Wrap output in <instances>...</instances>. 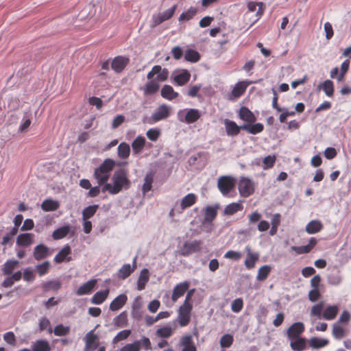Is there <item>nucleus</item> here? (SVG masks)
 <instances>
[{"label":"nucleus","instance_id":"obj_8","mask_svg":"<svg viewBox=\"0 0 351 351\" xmlns=\"http://www.w3.org/2000/svg\"><path fill=\"white\" fill-rule=\"evenodd\" d=\"M193 305L182 304L178 309V321L181 327L187 326L191 322Z\"/></svg>","mask_w":351,"mask_h":351},{"label":"nucleus","instance_id":"obj_36","mask_svg":"<svg viewBox=\"0 0 351 351\" xmlns=\"http://www.w3.org/2000/svg\"><path fill=\"white\" fill-rule=\"evenodd\" d=\"M198 9L195 7H191L186 11L183 12L179 16V21H189L193 19L197 14Z\"/></svg>","mask_w":351,"mask_h":351},{"label":"nucleus","instance_id":"obj_2","mask_svg":"<svg viewBox=\"0 0 351 351\" xmlns=\"http://www.w3.org/2000/svg\"><path fill=\"white\" fill-rule=\"evenodd\" d=\"M113 185L106 183L101 188V191H108L110 194L119 193L123 189H128L130 186V181L123 171L115 173L112 177Z\"/></svg>","mask_w":351,"mask_h":351},{"label":"nucleus","instance_id":"obj_24","mask_svg":"<svg viewBox=\"0 0 351 351\" xmlns=\"http://www.w3.org/2000/svg\"><path fill=\"white\" fill-rule=\"evenodd\" d=\"M191 79V73L188 70L183 69L173 77V81L178 86L186 84Z\"/></svg>","mask_w":351,"mask_h":351},{"label":"nucleus","instance_id":"obj_59","mask_svg":"<svg viewBox=\"0 0 351 351\" xmlns=\"http://www.w3.org/2000/svg\"><path fill=\"white\" fill-rule=\"evenodd\" d=\"M128 322L127 315L125 312L120 313L114 319V324L118 327H124Z\"/></svg>","mask_w":351,"mask_h":351},{"label":"nucleus","instance_id":"obj_64","mask_svg":"<svg viewBox=\"0 0 351 351\" xmlns=\"http://www.w3.org/2000/svg\"><path fill=\"white\" fill-rule=\"evenodd\" d=\"M146 135L149 140L156 141L160 135V131L157 128H152L147 130Z\"/></svg>","mask_w":351,"mask_h":351},{"label":"nucleus","instance_id":"obj_42","mask_svg":"<svg viewBox=\"0 0 351 351\" xmlns=\"http://www.w3.org/2000/svg\"><path fill=\"white\" fill-rule=\"evenodd\" d=\"M173 333V330L170 325H165L159 328L156 331V335L160 338H169Z\"/></svg>","mask_w":351,"mask_h":351},{"label":"nucleus","instance_id":"obj_29","mask_svg":"<svg viewBox=\"0 0 351 351\" xmlns=\"http://www.w3.org/2000/svg\"><path fill=\"white\" fill-rule=\"evenodd\" d=\"M339 311L337 305L328 306L322 313V317L326 320L334 319Z\"/></svg>","mask_w":351,"mask_h":351},{"label":"nucleus","instance_id":"obj_48","mask_svg":"<svg viewBox=\"0 0 351 351\" xmlns=\"http://www.w3.org/2000/svg\"><path fill=\"white\" fill-rule=\"evenodd\" d=\"M258 6V11L256 12V16L260 17L263 15L264 12V5L262 2L256 3L254 1H250L247 3V8L250 12H254L256 10V7Z\"/></svg>","mask_w":351,"mask_h":351},{"label":"nucleus","instance_id":"obj_30","mask_svg":"<svg viewBox=\"0 0 351 351\" xmlns=\"http://www.w3.org/2000/svg\"><path fill=\"white\" fill-rule=\"evenodd\" d=\"M197 197L194 193H189L186 196H184L180 203V207L182 210H185L187 208H189L194 205L197 202Z\"/></svg>","mask_w":351,"mask_h":351},{"label":"nucleus","instance_id":"obj_39","mask_svg":"<svg viewBox=\"0 0 351 351\" xmlns=\"http://www.w3.org/2000/svg\"><path fill=\"white\" fill-rule=\"evenodd\" d=\"M243 209V206L241 202H233L225 207L224 213L228 215H232L238 211H241Z\"/></svg>","mask_w":351,"mask_h":351},{"label":"nucleus","instance_id":"obj_31","mask_svg":"<svg viewBox=\"0 0 351 351\" xmlns=\"http://www.w3.org/2000/svg\"><path fill=\"white\" fill-rule=\"evenodd\" d=\"M146 140L142 136H138L132 143V148L134 154L141 153L145 145Z\"/></svg>","mask_w":351,"mask_h":351},{"label":"nucleus","instance_id":"obj_32","mask_svg":"<svg viewBox=\"0 0 351 351\" xmlns=\"http://www.w3.org/2000/svg\"><path fill=\"white\" fill-rule=\"evenodd\" d=\"M241 129L247 132L252 134H256L261 133L264 130V125L263 123H257L254 125L251 124H243L241 125Z\"/></svg>","mask_w":351,"mask_h":351},{"label":"nucleus","instance_id":"obj_25","mask_svg":"<svg viewBox=\"0 0 351 351\" xmlns=\"http://www.w3.org/2000/svg\"><path fill=\"white\" fill-rule=\"evenodd\" d=\"M128 297L125 294H121L116 297L110 304V309L116 311L122 308L127 302Z\"/></svg>","mask_w":351,"mask_h":351},{"label":"nucleus","instance_id":"obj_27","mask_svg":"<svg viewBox=\"0 0 351 351\" xmlns=\"http://www.w3.org/2000/svg\"><path fill=\"white\" fill-rule=\"evenodd\" d=\"M176 8H177V5H174L169 9L165 10V12H163L162 13H160L156 19V21H155L156 24L159 25V24L162 23V22L171 19L173 16Z\"/></svg>","mask_w":351,"mask_h":351},{"label":"nucleus","instance_id":"obj_38","mask_svg":"<svg viewBox=\"0 0 351 351\" xmlns=\"http://www.w3.org/2000/svg\"><path fill=\"white\" fill-rule=\"evenodd\" d=\"M319 89H322L328 97H332L334 93V84L330 80H326L318 85Z\"/></svg>","mask_w":351,"mask_h":351},{"label":"nucleus","instance_id":"obj_43","mask_svg":"<svg viewBox=\"0 0 351 351\" xmlns=\"http://www.w3.org/2000/svg\"><path fill=\"white\" fill-rule=\"evenodd\" d=\"M322 228L323 226L320 221L313 220L307 223L306 226V231L308 234H315L319 232L322 229Z\"/></svg>","mask_w":351,"mask_h":351},{"label":"nucleus","instance_id":"obj_19","mask_svg":"<svg viewBox=\"0 0 351 351\" xmlns=\"http://www.w3.org/2000/svg\"><path fill=\"white\" fill-rule=\"evenodd\" d=\"M136 258H134L132 267L130 264H124L119 269L117 272V277L119 279L125 280L131 275V274L136 269Z\"/></svg>","mask_w":351,"mask_h":351},{"label":"nucleus","instance_id":"obj_7","mask_svg":"<svg viewBox=\"0 0 351 351\" xmlns=\"http://www.w3.org/2000/svg\"><path fill=\"white\" fill-rule=\"evenodd\" d=\"M185 111L186 110H180L178 112V118L182 122H185L188 124L193 123L201 117V113L197 109H189L186 113Z\"/></svg>","mask_w":351,"mask_h":351},{"label":"nucleus","instance_id":"obj_12","mask_svg":"<svg viewBox=\"0 0 351 351\" xmlns=\"http://www.w3.org/2000/svg\"><path fill=\"white\" fill-rule=\"evenodd\" d=\"M189 285H190V283L188 281H184L183 282H180V283L176 285L173 289L171 300L173 302H175L180 298L183 296L184 295L185 292L188 290Z\"/></svg>","mask_w":351,"mask_h":351},{"label":"nucleus","instance_id":"obj_53","mask_svg":"<svg viewBox=\"0 0 351 351\" xmlns=\"http://www.w3.org/2000/svg\"><path fill=\"white\" fill-rule=\"evenodd\" d=\"M217 214V208L213 206H207L205 210L204 220L207 222H212Z\"/></svg>","mask_w":351,"mask_h":351},{"label":"nucleus","instance_id":"obj_4","mask_svg":"<svg viewBox=\"0 0 351 351\" xmlns=\"http://www.w3.org/2000/svg\"><path fill=\"white\" fill-rule=\"evenodd\" d=\"M237 180L231 176H220L217 180V188L223 196H228L234 189Z\"/></svg>","mask_w":351,"mask_h":351},{"label":"nucleus","instance_id":"obj_61","mask_svg":"<svg viewBox=\"0 0 351 351\" xmlns=\"http://www.w3.org/2000/svg\"><path fill=\"white\" fill-rule=\"evenodd\" d=\"M39 328L41 331L47 330L49 333L53 332L49 320L46 317H42L39 320Z\"/></svg>","mask_w":351,"mask_h":351},{"label":"nucleus","instance_id":"obj_45","mask_svg":"<svg viewBox=\"0 0 351 351\" xmlns=\"http://www.w3.org/2000/svg\"><path fill=\"white\" fill-rule=\"evenodd\" d=\"M200 54L198 51L189 49L185 51L184 60L190 62H197L200 60Z\"/></svg>","mask_w":351,"mask_h":351},{"label":"nucleus","instance_id":"obj_5","mask_svg":"<svg viewBox=\"0 0 351 351\" xmlns=\"http://www.w3.org/2000/svg\"><path fill=\"white\" fill-rule=\"evenodd\" d=\"M238 190L241 197H248L254 193V182L249 178L241 177L238 182Z\"/></svg>","mask_w":351,"mask_h":351},{"label":"nucleus","instance_id":"obj_41","mask_svg":"<svg viewBox=\"0 0 351 351\" xmlns=\"http://www.w3.org/2000/svg\"><path fill=\"white\" fill-rule=\"evenodd\" d=\"M308 343L312 348L319 349L326 346L329 343V341L326 339L312 337L309 339Z\"/></svg>","mask_w":351,"mask_h":351},{"label":"nucleus","instance_id":"obj_3","mask_svg":"<svg viewBox=\"0 0 351 351\" xmlns=\"http://www.w3.org/2000/svg\"><path fill=\"white\" fill-rule=\"evenodd\" d=\"M114 162L110 158L104 160L103 163L95 169L94 178L99 186L104 185L108 180L110 172L114 167Z\"/></svg>","mask_w":351,"mask_h":351},{"label":"nucleus","instance_id":"obj_20","mask_svg":"<svg viewBox=\"0 0 351 351\" xmlns=\"http://www.w3.org/2000/svg\"><path fill=\"white\" fill-rule=\"evenodd\" d=\"M34 235L32 233H22L16 238V245L22 247H28L34 243Z\"/></svg>","mask_w":351,"mask_h":351},{"label":"nucleus","instance_id":"obj_63","mask_svg":"<svg viewBox=\"0 0 351 351\" xmlns=\"http://www.w3.org/2000/svg\"><path fill=\"white\" fill-rule=\"evenodd\" d=\"M50 263L49 261H45L42 264L38 265L36 267V269L39 274V276H42L45 275L49 269Z\"/></svg>","mask_w":351,"mask_h":351},{"label":"nucleus","instance_id":"obj_58","mask_svg":"<svg viewBox=\"0 0 351 351\" xmlns=\"http://www.w3.org/2000/svg\"><path fill=\"white\" fill-rule=\"evenodd\" d=\"M342 278L339 272L332 273L328 276V283L333 286H337L341 282Z\"/></svg>","mask_w":351,"mask_h":351},{"label":"nucleus","instance_id":"obj_34","mask_svg":"<svg viewBox=\"0 0 351 351\" xmlns=\"http://www.w3.org/2000/svg\"><path fill=\"white\" fill-rule=\"evenodd\" d=\"M19 265V262L16 260H8L3 266L2 271L6 275H10L13 271Z\"/></svg>","mask_w":351,"mask_h":351},{"label":"nucleus","instance_id":"obj_15","mask_svg":"<svg viewBox=\"0 0 351 351\" xmlns=\"http://www.w3.org/2000/svg\"><path fill=\"white\" fill-rule=\"evenodd\" d=\"M247 256L244 265L247 269L254 268L256 262L258 261L259 254L257 252H252L250 246L245 247Z\"/></svg>","mask_w":351,"mask_h":351},{"label":"nucleus","instance_id":"obj_28","mask_svg":"<svg viewBox=\"0 0 351 351\" xmlns=\"http://www.w3.org/2000/svg\"><path fill=\"white\" fill-rule=\"evenodd\" d=\"M149 280V273L147 269H143L137 280V289L142 291L145 288V285Z\"/></svg>","mask_w":351,"mask_h":351},{"label":"nucleus","instance_id":"obj_50","mask_svg":"<svg viewBox=\"0 0 351 351\" xmlns=\"http://www.w3.org/2000/svg\"><path fill=\"white\" fill-rule=\"evenodd\" d=\"M99 208V205H92L85 208L82 212L83 221L88 220L91 218Z\"/></svg>","mask_w":351,"mask_h":351},{"label":"nucleus","instance_id":"obj_21","mask_svg":"<svg viewBox=\"0 0 351 351\" xmlns=\"http://www.w3.org/2000/svg\"><path fill=\"white\" fill-rule=\"evenodd\" d=\"M180 344L182 347L181 351H197L191 335H188L181 337Z\"/></svg>","mask_w":351,"mask_h":351},{"label":"nucleus","instance_id":"obj_40","mask_svg":"<svg viewBox=\"0 0 351 351\" xmlns=\"http://www.w3.org/2000/svg\"><path fill=\"white\" fill-rule=\"evenodd\" d=\"M60 206L57 201L48 199L43 202L41 208L46 212L56 210Z\"/></svg>","mask_w":351,"mask_h":351},{"label":"nucleus","instance_id":"obj_16","mask_svg":"<svg viewBox=\"0 0 351 351\" xmlns=\"http://www.w3.org/2000/svg\"><path fill=\"white\" fill-rule=\"evenodd\" d=\"M71 254V249L69 245H66L55 256L54 261L56 263H60L64 261L69 262L71 257L69 256Z\"/></svg>","mask_w":351,"mask_h":351},{"label":"nucleus","instance_id":"obj_54","mask_svg":"<svg viewBox=\"0 0 351 351\" xmlns=\"http://www.w3.org/2000/svg\"><path fill=\"white\" fill-rule=\"evenodd\" d=\"M276 161V157L275 155H269L265 157L263 160V169H268L272 168Z\"/></svg>","mask_w":351,"mask_h":351},{"label":"nucleus","instance_id":"obj_47","mask_svg":"<svg viewBox=\"0 0 351 351\" xmlns=\"http://www.w3.org/2000/svg\"><path fill=\"white\" fill-rule=\"evenodd\" d=\"M70 227L69 226H64L55 230L53 232L52 237L55 240H59L65 237L69 232Z\"/></svg>","mask_w":351,"mask_h":351},{"label":"nucleus","instance_id":"obj_56","mask_svg":"<svg viewBox=\"0 0 351 351\" xmlns=\"http://www.w3.org/2000/svg\"><path fill=\"white\" fill-rule=\"evenodd\" d=\"M53 332L56 336H65L70 332V327L58 324L54 328Z\"/></svg>","mask_w":351,"mask_h":351},{"label":"nucleus","instance_id":"obj_23","mask_svg":"<svg viewBox=\"0 0 351 351\" xmlns=\"http://www.w3.org/2000/svg\"><path fill=\"white\" fill-rule=\"evenodd\" d=\"M317 243V239L314 237H311L308 245L303 246H293L291 248L298 254H306L313 250V248L316 245Z\"/></svg>","mask_w":351,"mask_h":351},{"label":"nucleus","instance_id":"obj_22","mask_svg":"<svg viewBox=\"0 0 351 351\" xmlns=\"http://www.w3.org/2000/svg\"><path fill=\"white\" fill-rule=\"evenodd\" d=\"M97 280L93 279L81 285L76 291L77 295H83L90 293L95 288Z\"/></svg>","mask_w":351,"mask_h":351},{"label":"nucleus","instance_id":"obj_11","mask_svg":"<svg viewBox=\"0 0 351 351\" xmlns=\"http://www.w3.org/2000/svg\"><path fill=\"white\" fill-rule=\"evenodd\" d=\"M304 331V325L302 322H295L291 325L287 330V337L293 340L299 338Z\"/></svg>","mask_w":351,"mask_h":351},{"label":"nucleus","instance_id":"obj_37","mask_svg":"<svg viewBox=\"0 0 351 351\" xmlns=\"http://www.w3.org/2000/svg\"><path fill=\"white\" fill-rule=\"evenodd\" d=\"M109 294V289H106L104 291H99L95 293V295L91 298V302L95 304H101L103 303L106 298H108Z\"/></svg>","mask_w":351,"mask_h":351},{"label":"nucleus","instance_id":"obj_51","mask_svg":"<svg viewBox=\"0 0 351 351\" xmlns=\"http://www.w3.org/2000/svg\"><path fill=\"white\" fill-rule=\"evenodd\" d=\"M271 267L269 265H264L261 267L258 270L256 279L259 281L265 280L269 276Z\"/></svg>","mask_w":351,"mask_h":351},{"label":"nucleus","instance_id":"obj_57","mask_svg":"<svg viewBox=\"0 0 351 351\" xmlns=\"http://www.w3.org/2000/svg\"><path fill=\"white\" fill-rule=\"evenodd\" d=\"M332 333L334 337L338 339H340L346 336L345 329L337 324H335L333 325Z\"/></svg>","mask_w":351,"mask_h":351},{"label":"nucleus","instance_id":"obj_33","mask_svg":"<svg viewBox=\"0 0 351 351\" xmlns=\"http://www.w3.org/2000/svg\"><path fill=\"white\" fill-rule=\"evenodd\" d=\"M161 96L168 100H173L178 96V93L176 92L173 87L170 85H165L161 89Z\"/></svg>","mask_w":351,"mask_h":351},{"label":"nucleus","instance_id":"obj_17","mask_svg":"<svg viewBox=\"0 0 351 351\" xmlns=\"http://www.w3.org/2000/svg\"><path fill=\"white\" fill-rule=\"evenodd\" d=\"M50 254L49 249L44 244H39L34 249L33 256L36 261H41Z\"/></svg>","mask_w":351,"mask_h":351},{"label":"nucleus","instance_id":"obj_13","mask_svg":"<svg viewBox=\"0 0 351 351\" xmlns=\"http://www.w3.org/2000/svg\"><path fill=\"white\" fill-rule=\"evenodd\" d=\"M98 336L94 333V330L89 331L85 337L86 351H93L99 346Z\"/></svg>","mask_w":351,"mask_h":351},{"label":"nucleus","instance_id":"obj_6","mask_svg":"<svg viewBox=\"0 0 351 351\" xmlns=\"http://www.w3.org/2000/svg\"><path fill=\"white\" fill-rule=\"evenodd\" d=\"M202 242L200 240L186 241L182 247L178 250V254L182 256H189L191 254L198 253L202 251Z\"/></svg>","mask_w":351,"mask_h":351},{"label":"nucleus","instance_id":"obj_52","mask_svg":"<svg viewBox=\"0 0 351 351\" xmlns=\"http://www.w3.org/2000/svg\"><path fill=\"white\" fill-rule=\"evenodd\" d=\"M61 287V282L59 280H52L45 282L43 285V290L47 291L49 290L58 291Z\"/></svg>","mask_w":351,"mask_h":351},{"label":"nucleus","instance_id":"obj_49","mask_svg":"<svg viewBox=\"0 0 351 351\" xmlns=\"http://www.w3.org/2000/svg\"><path fill=\"white\" fill-rule=\"evenodd\" d=\"M154 181V175L152 173L146 174L144 178V184L142 187V192L145 195L152 190Z\"/></svg>","mask_w":351,"mask_h":351},{"label":"nucleus","instance_id":"obj_10","mask_svg":"<svg viewBox=\"0 0 351 351\" xmlns=\"http://www.w3.org/2000/svg\"><path fill=\"white\" fill-rule=\"evenodd\" d=\"M250 84V82L247 81H240L237 82L233 87L230 94L228 97V99L233 101L239 98L245 93Z\"/></svg>","mask_w":351,"mask_h":351},{"label":"nucleus","instance_id":"obj_44","mask_svg":"<svg viewBox=\"0 0 351 351\" xmlns=\"http://www.w3.org/2000/svg\"><path fill=\"white\" fill-rule=\"evenodd\" d=\"M118 156L121 159H126L130 154V147L127 143H121L117 147Z\"/></svg>","mask_w":351,"mask_h":351},{"label":"nucleus","instance_id":"obj_14","mask_svg":"<svg viewBox=\"0 0 351 351\" xmlns=\"http://www.w3.org/2000/svg\"><path fill=\"white\" fill-rule=\"evenodd\" d=\"M130 60L128 58L119 56L115 57L111 63V68L117 73H121L128 64Z\"/></svg>","mask_w":351,"mask_h":351},{"label":"nucleus","instance_id":"obj_1","mask_svg":"<svg viewBox=\"0 0 351 351\" xmlns=\"http://www.w3.org/2000/svg\"><path fill=\"white\" fill-rule=\"evenodd\" d=\"M168 77L169 71L167 69H162L160 65L154 66L147 74L149 82L143 87L144 95H150L157 93L160 88L158 82H165L168 79Z\"/></svg>","mask_w":351,"mask_h":351},{"label":"nucleus","instance_id":"obj_62","mask_svg":"<svg viewBox=\"0 0 351 351\" xmlns=\"http://www.w3.org/2000/svg\"><path fill=\"white\" fill-rule=\"evenodd\" d=\"M141 350V343L135 341L132 343H128L121 348V351H139Z\"/></svg>","mask_w":351,"mask_h":351},{"label":"nucleus","instance_id":"obj_60","mask_svg":"<svg viewBox=\"0 0 351 351\" xmlns=\"http://www.w3.org/2000/svg\"><path fill=\"white\" fill-rule=\"evenodd\" d=\"M233 341L234 339L232 335L226 334L221 337L220 339V345L222 348H230L232 346Z\"/></svg>","mask_w":351,"mask_h":351},{"label":"nucleus","instance_id":"obj_18","mask_svg":"<svg viewBox=\"0 0 351 351\" xmlns=\"http://www.w3.org/2000/svg\"><path fill=\"white\" fill-rule=\"evenodd\" d=\"M226 132L228 136H237L239 134L241 125L239 126L234 121L226 119L223 121Z\"/></svg>","mask_w":351,"mask_h":351},{"label":"nucleus","instance_id":"obj_55","mask_svg":"<svg viewBox=\"0 0 351 351\" xmlns=\"http://www.w3.org/2000/svg\"><path fill=\"white\" fill-rule=\"evenodd\" d=\"M323 302H320L317 304L313 306L311 309V315L313 317H317V318L320 319L321 317H322V312L323 311Z\"/></svg>","mask_w":351,"mask_h":351},{"label":"nucleus","instance_id":"obj_46","mask_svg":"<svg viewBox=\"0 0 351 351\" xmlns=\"http://www.w3.org/2000/svg\"><path fill=\"white\" fill-rule=\"evenodd\" d=\"M33 351H50L51 347L46 340H38L32 346Z\"/></svg>","mask_w":351,"mask_h":351},{"label":"nucleus","instance_id":"obj_26","mask_svg":"<svg viewBox=\"0 0 351 351\" xmlns=\"http://www.w3.org/2000/svg\"><path fill=\"white\" fill-rule=\"evenodd\" d=\"M239 116L241 119L250 123H254L256 120L254 113L245 106H243L240 108Z\"/></svg>","mask_w":351,"mask_h":351},{"label":"nucleus","instance_id":"obj_9","mask_svg":"<svg viewBox=\"0 0 351 351\" xmlns=\"http://www.w3.org/2000/svg\"><path fill=\"white\" fill-rule=\"evenodd\" d=\"M170 114V108L167 104L158 106L154 113L150 117L149 123H155L167 119Z\"/></svg>","mask_w":351,"mask_h":351},{"label":"nucleus","instance_id":"obj_35","mask_svg":"<svg viewBox=\"0 0 351 351\" xmlns=\"http://www.w3.org/2000/svg\"><path fill=\"white\" fill-rule=\"evenodd\" d=\"M290 346L293 351H303L306 348V341L304 338L299 337L291 340Z\"/></svg>","mask_w":351,"mask_h":351}]
</instances>
